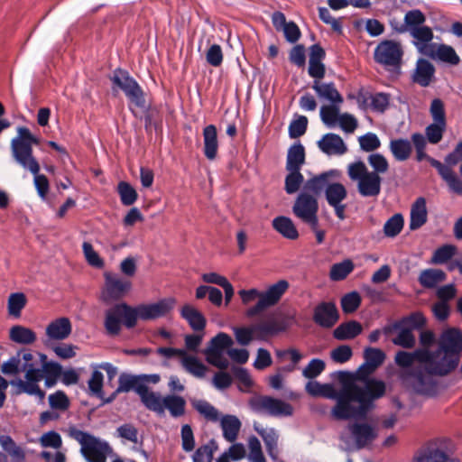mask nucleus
<instances>
[{"label":"nucleus","instance_id":"31","mask_svg":"<svg viewBox=\"0 0 462 462\" xmlns=\"http://www.w3.org/2000/svg\"><path fill=\"white\" fill-rule=\"evenodd\" d=\"M71 333V323L68 318H60L51 322L46 328V335L50 339L62 340Z\"/></svg>","mask_w":462,"mask_h":462},{"label":"nucleus","instance_id":"54","mask_svg":"<svg viewBox=\"0 0 462 462\" xmlns=\"http://www.w3.org/2000/svg\"><path fill=\"white\" fill-rule=\"evenodd\" d=\"M367 162L373 168L371 172H376L378 176L384 174L389 170L387 159L381 153H372L368 156Z\"/></svg>","mask_w":462,"mask_h":462},{"label":"nucleus","instance_id":"20","mask_svg":"<svg viewBox=\"0 0 462 462\" xmlns=\"http://www.w3.org/2000/svg\"><path fill=\"white\" fill-rule=\"evenodd\" d=\"M439 349H443L449 355H455L460 360L462 352V334L457 328H448L443 331L439 342Z\"/></svg>","mask_w":462,"mask_h":462},{"label":"nucleus","instance_id":"64","mask_svg":"<svg viewBox=\"0 0 462 462\" xmlns=\"http://www.w3.org/2000/svg\"><path fill=\"white\" fill-rule=\"evenodd\" d=\"M249 459L252 462H266L262 452V447L256 437H251L248 441Z\"/></svg>","mask_w":462,"mask_h":462},{"label":"nucleus","instance_id":"3","mask_svg":"<svg viewBox=\"0 0 462 462\" xmlns=\"http://www.w3.org/2000/svg\"><path fill=\"white\" fill-rule=\"evenodd\" d=\"M40 361L36 354L28 350L19 351L8 361L2 365L1 370L5 374L25 373V381L16 379L11 381L17 394L27 393L44 397V392L40 389L38 383L42 380V370L39 367Z\"/></svg>","mask_w":462,"mask_h":462},{"label":"nucleus","instance_id":"10","mask_svg":"<svg viewBox=\"0 0 462 462\" xmlns=\"http://www.w3.org/2000/svg\"><path fill=\"white\" fill-rule=\"evenodd\" d=\"M232 345V337L224 332H220L211 338L207 348L204 349L203 354L206 356V359L209 364L224 370L229 365V362L224 356V353L226 350H228Z\"/></svg>","mask_w":462,"mask_h":462},{"label":"nucleus","instance_id":"7","mask_svg":"<svg viewBox=\"0 0 462 462\" xmlns=\"http://www.w3.org/2000/svg\"><path fill=\"white\" fill-rule=\"evenodd\" d=\"M351 180L357 182V190L363 197H376L381 191L382 178L376 172H370L364 162L358 161L347 166Z\"/></svg>","mask_w":462,"mask_h":462},{"label":"nucleus","instance_id":"39","mask_svg":"<svg viewBox=\"0 0 462 462\" xmlns=\"http://www.w3.org/2000/svg\"><path fill=\"white\" fill-rule=\"evenodd\" d=\"M180 364L188 373L198 378L204 377L208 370L207 366L198 357L188 355L187 352L182 356Z\"/></svg>","mask_w":462,"mask_h":462},{"label":"nucleus","instance_id":"62","mask_svg":"<svg viewBox=\"0 0 462 462\" xmlns=\"http://www.w3.org/2000/svg\"><path fill=\"white\" fill-rule=\"evenodd\" d=\"M325 366V362L322 361L321 359H312L303 369L302 374L304 377L308 379L316 378L324 371Z\"/></svg>","mask_w":462,"mask_h":462},{"label":"nucleus","instance_id":"47","mask_svg":"<svg viewBox=\"0 0 462 462\" xmlns=\"http://www.w3.org/2000/svg\"><path fill=\"white\" fill-rule=\"evenodd\" d=\"M404 219L402 214H394L383 226V234L387 237H395L403 228Z\"/></svg>","mask_w":462,"mask_h":462},{"label":"nucleus","instance_id":"5","mask_svg":"<svg viewBox=\"0 0 462 462\" xmlns=\"http://www.w3.org/2000/svg\"><path fill=\"white\" fill-rule=\"evenodd\" d=\"M340 172L337 170L323 172L308 180L304 189L318 196L324 192L328 204L335 210L336 216L343 220L346 218V204L343 201L347 197L346 187L337 182Z\"/></svg>","mask_w":462,"mask_h":462},{"label":"nucleus","instance_id":"61","mask_svg":"<svg viewBox=\"0 0 462 462\" xmlns=\"http://www.w3.org/2000/svg\"><path fill=\"white\" fill-rule=\"evenodd\" d=\"M446 129V123H436L433 122L426 128V136L430 143H438L440 142L443 136V133Z\"/></svg>","mask_w":462,"mask_h":462},{"label":"nucleus","instance_id":"40","mask_svg":"<svg viewBox=\"0 0 462 462\" xmlns=\"http://www.w3.org/2000/svg\"><path fill=\"white\" fill-rule=\"evenodd\" d=\"M273 228L288 239L294 240L298 238L299 233L291 218L286 217H277L273 220Z\"/></svg>","mask_w":462,"mask_h":462},{"label":"nucleus","instance_id":"28","mask_svg":"<svg viewBox=\"0 0 462 462\" xmlns=\"http://www.w3.org/2000/svg\"><path fill=\"white\" fill-rule=\"evenodd\" d=\"M429 52L430 54H426L425 56L432 60H439L450 65H457L460 62V58L456 51L449 45L435 43Z\"/></svg>","mask_w":462,"mask_h":462},{"label":"nucleus","instance_id":"9","mask_svg":"<svg viewBox=\"0 0 462 462\" xmlns=\"http://www.w3.org/2000/svg\"><path fill=\"white\" fill-rule=\"evenodd\" d=\"M113 85L121 89L131 104L136 107L145 106L144 94L139 84L125 70L117 69L111 77Z\"/></svg>","mask_w":462,"mask_h":462},{"label":"nucleus","instance_id":"33","mask_svg":"<svg viewBox=\"0 0 462 462\" xmlns=\"http://www.w3.org/2000/svg\"><path fill=\"white\" fill-rule=\"evenodd\" d=\"M223 437L228 442H234L238 436L242 423L235 415H225L220 419Z\"/></svg>","mask_w":462,"mask_h":462},{"label":"nucleus","instance_id":"48","mask_svg":"<svg viewBox=\"0 0 462 462\" xmlns=\"http://www.w3.org/2000/svg\"><path fill=\"white\" fill-rule=\"evenodd\" d=\"M278 333L285 331L296 324V311L289 310L273 314Z\"/></svg>","mask_w":462,"mask_h":462},{"label":"nucleus","instance_id":"19","mask_svg":"<svg viewBox=\"0 0 462 462\" xmlns=\"http://www.w3.org/2000/svg\"><path fill=\"white\" fill-rule=\"evenodd\" d=\"M365 363L357 370L360 378L373 374L384 361L385 354L379 348L366 347L364 350Z\"/></svg>","mask_w":462,"mask_h":462},{"label":"nucleus","instance_id":"17","mask_svg":"<svg viewBox=\"0 0 462 462\" xmlns=\"http://www.w3.org/2000/svg\"><path fill=\"white\" fill-rule=\"evenodd\" d=\"M105 285L101 298L106 302L121 299L131 288V282L111 273H105Z\"/></svg>","mask_w":462,"mask_h":462},{"label":"nucleus","instance_id":"15","mask_svg":"<svg viewBox=\"0 0 462 462\" xmlns=\"http://www.w3.org/2000/svg\"><path fill=\"white\" fill-rule=\"evenodd\" d=\"M403 51L398 42L385 40L379 43L374 50V60L385 67L399 68Z\"/></svg>","mask_w":462,"mask_h":462},{"label":"nucleus","instance_id":"43","mask_svg":"<svg viewBox=\"0 0 462 462\" xmlns=\"http://www.w3.org/2000/svg\"><path fill=\"white\" fill-rule=\"evenodd\" d=\"M191 405L207 420L212 422L219 420V411L208 402L205 400L194 399L191 401Z\"/></svg>","mask_w":462,"mask_h":462},{"label":"nucleus","instance_id":"16","mask_svg":"<svg viewBox=\"0 0 462 462\" xmlns=\"http://www.w3.org/2000/svg\"><path fill=\"white\" fill-rule=\"evenodd\" d=\"M134 391L139 396L143 404L146 407L153 391L143 383V378L140 375H133L129 374H122L118 378V387L115 393H128Z\"/></svg>","mask_w":462,"mask_h":462},{"label":"nucleus","instance_id":"18","mask_svg":"<svg viewBox=\"0 0 462 462\" xmlns=\"http://www.w3.org/2000/svg\"><path fill=\"white\" fill-rule=\"evenodd\" d=\"M339 314L333 301L319 303L313 311L314 322L325 328H332L338 320Z\"/></svg>","mask_w":462,"mask_h":462},{"label":"nucleus","instance_id":"4","mask_svg":"<svg viewBox=\"0 0 462 462\" xmlns=\"http://www.w3.org/2000/svg\"><path fill=\"white\" fill-rule=\"evenodd\" d=\"M172 308V302L161 300L159 302L141 305L132 308L125 303L116 304L106 312L105 328L107 334L118 335L121 329V321L127 328L135 326L137 319H154L165 316Z\"/></svg>","mask_w":462,"mask_h":462},{"label":"nucleus","instance_id":"6","mask_svg":"<svg viewBox=\"0 0 462 462\" xmlns=\"http://www.w3.org/2000/svg\"><path fill=\"white\" fill-rule=\"evenodd\" d=\"M68 435L80 445V453L87 462H106L113 453L110 445L88 432L82 431L75 426L69 427Z\"/></svg>","mask_w":462,"mask_h":462},{"label":"nucleus","instance_id":"41","mask_svg":"<svg viewBox=\"0 0 462 462\" xmlns=\"http://www.w3.org/2000/svg\"><path fill=\"white\" fill-rule=\"evenodd\" d=\"M426 21L425 14L419 9L408 11L404 15V25L400 27V32H408L411 33L424 24Z\"/></svg>","mask_w":462,"mask_h":462},{"label":"nucleus","instance_id":"8","mask_svg":"<svg viewBox=\"0 0 462 462\" xmlns=\"http://www.w3.org/2000/svg\"><path fill=\"white\" fill-rule=\"evenodd\" d=\"M146 408L157 414H163L167 410L171 416L179 418L185 414L186 401L183 397L175 394L162 396L160 393L153 392Z\"/></svg>","mask_w":462,"mask_h":462},{"label":"nucleus","instance_id":"36","mask_svg":"<svg viewBox=\"0 0 462 462\" xmlns=\"http://www.w3.org/2000/svg\"><path fill=\"white\" fill-rule=\"evenodd\" d=\"M362 330L363 328L359 322L356 320H350L340 324L333 331V336L338 340H349L361 334Z\"/></svg>","mask_w":462,"mask_h":462},{"label":"nucleus","instance_id":"59","mask_svg":"<svg viewBox=\"0 0 462 462\" xmlns=\"http://www.w3.org/2000/svg\"><path fill=\"white\" fill-rule=\"evenodd\" d=\"M39 443L42 448L59 449L62 446V439L58 432L51 430L40 437Z\"/></svg>","mask_w":462,"mask_h":462},{"label":"nucleus","instance_id":"44","mask_svg":"<svg viewBox=\"0 0 462 462\" xmlns=\"http://www.w3.org/2000/svg\"><path fill=\"white\" fill-rule=\"evenodd\" d=\"M394 329L399 330L397 336L393 339L394 345L404 348H411L415 345V337L412 330L409 328L402 327L400 322L394 324Z\"/></svg>","mask_w":462,"mask_h":462},{"label":"nucleus","instance_id":"60","mask_svg":"<svg viewBox=\"0 0 462 462\" xmlns=\"http://www.w3.org/2000/svg\"><path fill=\"white\" fill-rule=\"evenodd\" d=\"M360 147L365 152H374L381 146L378 136L374 133H367L358 138Z\"/></svg>","mask_w":462,"mask_h":462},{"label":"nucleus","instance_id":"34","mask_svg":"<svg viewBox=\"0 0 462 462\" xmlns=\"http://www.w3.org/2000/svg\"><path fill=\"white\" fill-rule=\"evenodd\" d=\"M11 341L20 345H32L37 340L36 333L24 326L15 325L9 330Z\"/></svg>","mask_w":462,"mask_h":462},{"label":"nucleus","instance_id":"57","mask_svg":"<svg viewBox=\"0 0 462 462\" xmlns=\"http://www.w3.org/2000/svg\"><path fill=\"white\" fill-rule=\"evenodd\" d=\"M285 178V190L288 194H293L300 189L304 180L303 175L300 171H288Z\"/></svg>","mask_w":462,"mask_h":462},{"label":"nucleus","instance_id":"37","mask_svg":"<svg viewBox=\"0 0 462 462\" xmlns=\"http://www.w3.org/2000/svg\"><path fill=\"white\" fill-rule=\"evenodd\" d=\"M305 162V149L302 144L291 146L287 153L286 170L300 171Z\"/></svg>","mask_w":462,"mask_h":462},{"label":"nucleus","instance_id":"58","mask_svg":"<svg viewBox=\"0 0 462 462\" xmlns=\"http://www.w3.org/2000/svg\"><path fill=\"white\" fill-rule=\"evenodd\" d=\"M361 304V297L358 292L352 291L341 299V307L345 313L356 311Z\"/></svg>","mask_w":462,"mask_h":462},{"label":"nucleus","instance_id":"25","mask_svg":"<svg viewBox=\"0 0 462 462\" xmlns=\"http://www.w3.org/2000/svg\"><path fill=\"white\" fill-rule=\"evenodd\" d=\"M319 148L328 155H342L346 152L347 147L343 139L336 134H326L318 142Z\"/></svg>","mask_w":462,"mask_h":462},{"label":"nucleus","instance_id":"52","mask_svg":"<svg viewBox=\"0 0 462 462\" xmlns=\"http://www.w3.org/2000/svg\"><path fill=\"white\" fill-rule=\"evenodd\" d=\"M37 356L42 365V367L40 368L42 370V376L44 375V374H47L46 377L58 378L59 376H60L62 367L60 364L54 362H48L47 356L44 354L37 353Z\"/></svg>","mask_w":462,"mask_h":462},{"label":"nucleus","instance_id":"49","mask_svg":"<svg viewBox=\"0 0 462 462\" xmlns=\"http://www.w3.org/2000/svg\"><path fill=\"white\" fill-rule=\"evenodd\" d=\"M354 269V263L351 260H345L331 266L329 276L332 281H341L345 279Z\"/></svg>","mask_w":462,"mask_h":462},{"label":"nucleus","instance_id":"21","mask_svg":"<svg viewBox=\"0 0 462 462\" xmlns=\"http://www.w3.org/2000/svg\"><path fill=\"white\" fill-rule=\"evenodd\" d=\"M413 462H459L449 457L442 448L435 443H430L422 448L415 456Z\"/></svg>","mask_w":462,"mask_h":462},{"label":"nucleus","instance_id":"11","mask_svg":"<svg viewBox=\"0 0 462 462\" xmlns=\"http://www.w3.org/2000/svg\"><path fill=\"white\" fill-rule=\"evenodd\" d=\"M32 143H38L37 139L26 127L18 128V136L11 142L13 157L18 164L32 162L34 164L36 160L32 154Z\"/></svg>","mask_w":462,"mask_h":462},{"label":"nucleus","instance_id":"24","mask_svg":"<svg viewBox=\"0 0 462 462\" xmlns=\"http://www.w3.org/2000/svg\"><path fill=\"white\" fill-rule=\"evenodd\" d=\"M348 429L358 449L365 448L376 438L374 429L367 423H353Z\"/></svg>","mask_w":462,"mask_h":462},{"label":"nucleus","instance_id":"46","mask_svg":"<svg viewBox=\"0 0 462 462\" xmlns=\"http://www.w3.org/2000/svg\"><path fill=\"white\" fill-rule=\"evenodd\" d=\"M255 329H257V339L264 340L268 337L278 334L275 320L273 315L267 319L254 324Z\"/></svg>","mask_w":462,"mask_h":462},{"label":"nucleus","instance_id":"55","mask_svg":"<svg viewBox=\"0 0 462 462\" xmlns=\"http://www.w3.org/2000/svg\"><path fill=\"white\" fill-rule=\"evenodd\" d=\"M49 404L52 410L65 411L69 409L70 402L62 391H58L49 396Z\"/></svg>","mask_w":462,"mask_h":462},{"label":"nucleus","instance_id":"32","mask_svg":"<svg viewBox=\"0 0 462 462\" xmlns=\"http://www.w3.org/2000/svg\"><path fill=\"white\" fill-rule=\"evenodd\" d=\"M180 315L195 332L205 331L207 320L198 309L189 304L184 305Z\"/></svg>","mask_w":462,"mask_h":462},{"label":"nucleus","instance_id":"23","mask_svg":"<svg viewBox=\"0 0 462 462\" xmlns=\"http://www.w3.org/2000/svg\"><path fill=\"white\" fill-rule=\"evenodd\" d=\"M412 37V43L416 47L417 51L422 54H430L429 51L435 44L432 42L434 34L430 27L422 25L410 33Z\"/></svg>","mask_w":462,"mask_h":462},{"label":"nucleus","instance_id":"22","mask_svg":"<svg viewBox=\"0 0 462 462\" xmlns=\"http://www.w3.org/2000/svg\"><path fill=\"white\" fill-rule=\"evenodd\" d=\"M434 78V65L425 59H419L411 76L412 81L420 87L426 88L433 82Z\"/></svg>","mask_w":462,"mask_h":462},{"label":"nucleus","instance_id":"12","mask_svg":"<svg viewBox=\"0 0 462 462\" xmlns=\"http://www.w3.org/2000/svg\"><path fill=\"white\" fill-rule=\"evenodd\" d=\"M306 190L301 192L296 199L292 208L294 215L310 226H315L319 223L318 210L319 204L314 194Z\"/></svg>","mask_w":462,"mask_h":462},{"label":"nucleus","instance_id":"35","mask_svg":"<svg viewBox=\"0 0 462 462\" xmlns=\"http://www.w3.org/2000/svg\"><path fill=\"white\" fill-rule=\"evenodd\" d=\"M204 153L208 160H214L217 156L218 143L217 128L213 125L206 126L203 130Z\"/></svg>","mask_w":462,"mask_h":462},{"label":"nucleus","instance_id":"26","mask_svg":"<svg viewBox=\"0 0 462 462\" xmlns=\"http://www.w3.org/2000/svg\"><path fill=\"white\" fill-rule=\"evenodd\" d=\"M428 220V210L426 199L423 197L418 198L411 208L409 228L417 230L426 224Z\"/></svg>","mask_w":462,"mask_h":462},{"label":"nucleus","instance_id":"45","mask_svg":"<svg viewBox=\"0 0 462 462\" xmlns=\"http://www.w3.org/2000/svg\"><path fill=\"white\" fill-rule=\"evenodd\" d=\"M339 105H326L320 107V118L329 128L335 127L340 117Z\"/></svg>","mask_w":462,"mask_h":462},{"label":"nucleus","instance_id":"42","mask_svg":"<svg viewBox=\"0 0 462 462\" xmlns=\"http://www.w3.org/2000/svg\"><path fill=\"white\" fill-rule=\"evenodd\" d=\"M446 280V273L439 269H426L419 276L420 283L425 288H434Z\"/></svg>","mask_w":462,"mask_h":462},{"label":"nucleus","instance_id":"38","mask_svg":"<svg viewBox=\"0 0 462 462\" xmlns=\"http://www.w3.org/2000/svg\"><path fill=\"white\" fill-rule=\"evenodd\" d=\"M389 149L397 161L403 162L410 158L412 145L409 140L400 138L391 140Z\"/></svg>","mask_w":462,"mask_h":462},{"label":"nucleus","instance_id":"29","mask_svg":"<svg viewBox=\"0 0 462 462\" xmlns=\"http://www.w3.org/2000/svg\"><path fill=\"white\" fill-rule=\"evenodd\" d=\"M254 430L263 438L269 456L276 459L278 457V439L279 434L273 428H264L254 424Z\"/></svg>","mask_w":462,"mask_h":462},{"label":"nucleus","instance_id":"53","mask_svg":"<svg viewBox=\"0 0 462 462\" xmlns=\"http://www.w3.org/2000/svg\"><path fill=\"white\" fill-rule=\"evenodd\" d=\"M255 325L246 328H234L236 341L242 346H247L253 339H257Z\"/></svg>","mask_w":462,"mask_h":462},{"label":"nucleus","instance_id":"2","mask_svg":"<svg viewBox=\"0 0 462 462\" xmlns=\"http://www.w3.org/2000/svg\"><path fill=\"white\" fill-rule=\"evenodd\" d=\"M385 393V384L374 379L346 383L340 391L322 384L320 396L337 401L331 415L337 420L364 419L374 408V402Z\"/></svg>","mask_w":462,"mask_h":462},{"label":"nucleus","instance_id":"56","mask_svg":"<svg viewBox=\"0 0 462 462\" xmlns=\"http://www.w3.org/2000/svg\"><path fill=\"white\" fill-rule=\"evenodd\" d=\"M118 193L122 203L125 206L133 205L137 199L135 189L127 182L121 181L118 184Z\"/></svg>","mask_w":462,"mask_h":462},{"label":"nucleus","instance_id":"51","mask_svg":"<svg viewBox=\"0 0 462 462\" xmlns=\"http://www.w3.org/2000/svg\"><path fill=\"white\" fill-rule=\"evenodd\" d=\"M457 250V246L453 245H444L435 250L431 263L434 264L445 263L456 254Z\"/></svg>","mask_w":462,"mask_h":462},{"label":"nucleus","instance_id":"30","mask_svg":"<svg viewBox=\"0 0 462 462\" xmlns=\"http://www.w3.org/2000/svg\"><path fill=\"white\" fill-rule=\"evenodd\" d=\"M23 169L28 170L34 176V186L37 189L38 195L46 199L49 192L50 184L45 175L40 174V164L37 160H34V165L32 162L20 164Z\"/></svg>","mask_w":462,"mask_h":462},{"label":"nucleus","instance_id":"1","mask_svg":"<svg viewBox=\"0 0 462 462\" xmlns=\"http://www.w3.org/2000/svg\"><path fill=\"white\" fill-rule=\"evenodd\" d=\"M458 357L443 349H417L412 353L399 351L395 363L403 368L402 378L416 393L431 395L436 393L434 376L443 377L451 374L459 364Z\"/></svg>","mask_w":462,"mask_h":462},{"label":"nucleus","instance_id":"63","mask_svg":"<svg viewBox=\"0 0 462 462\" xmlns=\"http://www.w3.org/2000/svg\"><path fill=\"white\" fill-rule=\"evenodd\" d=\"M83 253L87 262L97 268L104 266V261L99 257L98 254L94 250L92 245L88 242H84L82 245Z\"/></svg>","mask_w":462,"mask_h":462},{"label":"nucleus","instance_id":"14","mask_svg":"<svg viewBox=\"0 0 462 462\" xmlns=\"http://www.w3.org/2000/svg\"><path fill=\"white\" fill-rule=\"evenodd\" d=\"M251 408L256 412H264L271 416H290L292 406L282 400L270 396H255L250 400Z\"/></svg>","mask_w":462,"mask_h":462},{"label":"nucleus","instance_id":"13","mask_svg":"<svg viewBox=\"0 0 462 462\" xmlns=\"http://www.w3.org/2000/svg\"><path fill=\"white\" fill-rule=\"evenodd\" d=\"M289 282L286 280H280L271 285L265 291H261V300L247 310V316H256L266 309L277 304L289 289Z\"/></svg>","mask_w":462,"mask_h":462},{"label":"nucleus","instance_id":"27","mask_svg":"<svg viewBox=\"0 0 462 462\" xmlns=\"http://www.w3.org/2000/svg\"><path fill=\"white\" fill-rule=\"evenodd\" d=\"M312 88L320 99L327 100L335 105H340L343 103V97L332 82L324 83L320 80H314Z\"/></svg>","mask_w":462,"mask_h":462},{"label":"nucleus","instance_id":"50","mask_svg":"<svg viewBox=\"0 0 462 462\" xmlns=\"http://www.w3.org/2000/svg\"><path fill=\"white\" fill-rule=\"evenodd\" d=\"M26 297L22 292L12 293L8 298V312L14 318L21 316L22 310L26 305Z\"/></svg>","mask_w":462,"mask_h":462}]
</instances>
